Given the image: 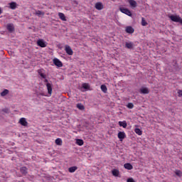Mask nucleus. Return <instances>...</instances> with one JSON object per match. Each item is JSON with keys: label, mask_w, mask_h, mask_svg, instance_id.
<instances>
[{"label": "nucleus", "mask_w": 182, "mask_h": 182, "mask_svg": "<svg viewBox=\"0 0 182 182\" xmlns=\"http://www.w3.org/2000/svg\"><path fill=\"white\" fill-rule=\"evenodd\" d=\"M44 83H46V86L48 90V95H46L45 92H41L39 93L38 95H41V96H48L49 97L52 96V83L49 82V81Z\"/></svg>", "instance_id": "obj_1"}, {"label": "nucleus", "mask_w": 182, "mask_h": 182, "mask_svg": "<svg viewBox=\"0 0 182 182\" xmlns=\"http://www.w3.org/2000/svg\"><path fill=\"white\" fill-rule=\"evenodd\" d=\"M37 72L40 76V79L43 80L44 82H48V80L46 78L47 77L46 71L42 68V69L38 70Z\"/></svg>", "instance_id": "obj_2"}, {"label": "nucleus", "mask_w": 182, "mask_h": 182, "mask_svg": "<svg viewBox=\"0 0 182 182\" xmlns=\"http://www.w3.org/2000/svg\"><path fill=\"white\" fill-rule=\"evenodd\" d=\"M119 11L120 12H122V14H124L125 15H127L128 16H132V11H130V10H129V9L124 8L123 6H120L119 7Z\"/></svg>", "instance_id": "obj_3"}, {"label": "nucleus", "mask_w": 182, "mask_h": 182, "mask_svg": "<svg viewBox=\"0 0 182 182\" xmlns=\"http://www.w3.org/2000/svg\"><path fill=\"white\" fill-rule=\"evenodd\" d=\"M139 92L141 95H149V93H150V90H149V88H147L146 87H142L140 88Z\"/></svg>", "instance_id": "obj_4"}, {"label": "nucleus", "mask_w": 182, "mask_h": 182, "mask_svg": "<svg viewBox=\"0 0 182 182\" xmlns=\"http://www.w3.org/2000/svg\"><path fill=\"white\" fill-rule=\"evenodd\" d=\"M53 62L55 66H58V68H62V66H63L62 62L58 58H54Z\"/></svg>", "instance_id": "obj_5"}, {"label": "nucleus", "mask_w": 182, "mask_h": 182, "mask_svg": "<svg viewBox=\"0 0 182 182\" xmlns=\"http://www.w3.org/2000/svg\"><path fill=\"white\" fill-rule=\"evenodd\" d=\"M117 137L119 139L120 141H123L124 139H126V133L124 132H119Z\"/></svg>", "instance_id": "obj_6"}, {"label": "nucleus", "mask_w": 182, "mask_h": 182, "mask_svg": "<svg viewBox=\"0 0 182 182\" xmlns=\"http://www.w3.org/2000/svg\"><path fill=\"white\" fill-rule=\"evenodd\" d=\"M65 50L68 55H73V50H72V48L69 46H65Z\"/></svg>", "instance_id": "obj_7"}, {"label": "nucleus", "mask_w": 182, "mask_h": 182, "mask_svg": "<svg viewBox=\"0 0 182 182\" xmlns=\"http://www.w3.org/2000/svg\"><path fill=\"white\" fill-rule=\"evenodd\" d=\"M125 31L127 32V33H134V28H133V27L130 26H128L126 27Z\"/></svg>", "instance_id": "obj_8"}, {"label": "nucleus", "mask_w": 182, "mask_h": 182, "mask_svg": "<svg viewBox=\"0 0 182 182\" xmlns=\"http://www.w3.org/2000/svg\"><path fill=\"white\" fill-rule=\"evenodd\" d=\"M37 44L41 48H46V43L43 40H38Z\"/></svg>", "instance_id": "obj_9"}, {"label": "nucleus", "mask_w": 182, "mask_h": 182, "mask_svg": "<svg viewBox=\"0 0 182 182\" xmlns=\"http://www.w3.org/2000/svg\"><path fill=\"white\" fill-rule=\"evenodd\" d=\"M95 9H97V11H102V9H103V4L101 2L96 3Z\"/></svg>", "instance_id": "obj_10"}, {"label": "nucleus", "mask_w": 182, "mask_h": 182, "mask_svg": "<svg viewBox=\"0 0 182 182\" xmlns=\"http://www.w3.org/2000/svg\"><path fill=\"white\" fill-rule=\"evenodd\" d=\"M19 123L20 124H21V126H24V127L28 126V122H26V118H21L19 120Z\"/></svg>", "instance_id": "obj_11"}, {"label": "nucleus", "mask_w": 182, "mask_h": 182, "mask_svg": "<svg viewBox=\"0 0 182 182\" xmlns=\"http://www.w3.org/2000/svg\"><path fill=\"white\" fill-rule=\"evenodd\" d=\"M169 18L173 22H179L180 21V17L178 16H170Z\"/></svg>", "instance_id": "obj_12"}, {"label": "nucleus", "mask_w": 182, "mask_h": 182, "mask_svg": "<svg viewBox=\"0 0 182 182\" xmlns=\"http://www.w3.org/2000/svg\"><path fill=\"white\" fill-rule=\"evenodd\" d=\"M128 2L132 8H136L137 6V2L134 0H129Z\"/></svg>", "instance_id": "obj_13"}, {"label": "nucleus", "mask_w": 182, "mask_h": 182, "mask_svg": "<svg viewBox=\"0 0 182 182\" xmlns=\"http://www.w3.org/2000/svg\"><path fill=\"white\" fill-rule=\"evenodd\" d=\"M112 173L114 177H119V176H120V171H119L118 169H113Z\"/></svg>", "instance_id": "obj_14"}, {"label": "nucleus", "mask_w": 182, "mask_h": 182, "mask_svg": "<svg viewBox=\"0 0 182 182\" xmlns=\"http://www.w3.org/2000/svg\"><path fill=\"white\" fill-rule=\"evenodd\" d=\"M119 125L120 127H123L124 129H126L127 127V122L126 121H119Z\"/></svg>", "instance_id": "obj_15"}, {"label": "nucleus", "mask_w": 182, "mask_h": 182, "mask_svg": "<svg viewBox=\"0 0 182 182\" xmlns=\"http://www.w3.org/2000/svg\"><path fill=\"white\" fill-rule=\"evenodd\" d=\"M124 168L127 170H133V166L130 163H127L124 165Z\"/></svg>", "instance_id": "obj_16"}, {"label": "nucleus", "mask_w": 182, "mask_h": 182, "mask_svg": "<svg viewBox=\"0 0 182 182\" xmlns=\"http://www.w3.org/2000/svg\"><path fill=\"white\" fill-rule=\"evenodd\" d=\"M82 87L85 90H90V85L89 83H82Z\"/></svg>", "instance_id": "obj_17"}, {"label": "nucleus", "mask_w": 182, "mask_h": 182, "mask_svg": "<svg viewBox=\"0 0 182 182\" xmlns=\"http://www.w3.org/2000/svg\"><path fill=\"white\" fill-rule=\"evenodd\" d=\"M58 16L61 21H64L65 22L67 21L66 20V16L63 13H58Z\"/></svg>", "instance_id": "obj_18"}, {"label": "nucleus", "mask_w": 182, "mask_h": 182, "mask_svg": "<svg viewBox=\"0 0 182 182\" xmlns=\"http://www.w3.org/2000/svg\"><path fill=\"white\" fill-rule=\"evenodd\" d=\"M125 48L127 49H132L133 48V43L132 42H127L125 43Z\"/></svg>", "instance_id": "obj_19"}, {"label": "nucleus", "mask_w": 182, "mask_h": 182, "mask_svg": "<svg viewBox=\"0 0 182 182\" xmlns=\"http://www.w3.org/2000/svg\"><path fill=\"white\" fill-rule=\"evenodd\" d=\"M20 171L25 176L28 173V168H26L25 166H23L21 168Z\"/></svg>", "instance_id": "obj_20"}, {"label": "nucleus", "mask_w": 182, "mask_h": 182, "mask_svg": "<svg viewBox=\"0 0 182 182\" xmlns=\"http://www.w3.org/2000/svg\"><path fill=\"white\" fill-rule=\"evenodd\" d=\"M100 89L103 93H107V87L105 85H102Z\"/></svg>", "instance_id": "obj_21"}, {"label": "nucleus", "mask_w": 182, "mask_h": 182, "mask_svg": "<svg viewBox=\"0 0 182 182\" xmlns=\"http://www.w3.org/2000/svg\"><path fill=\"white\" fill-rule=\"evenodd\" d=\"M7 30L9 32H14V24H8Z\"/></svg>", "instance_id": "obj_22"}, {"label": "nucleus", "mask_w": 182, "mask_h": 182, "mask_svg": "<svg viewBox=\"0 0 182 182\" xmlns=\"http://www.w3.org/2000/svg\"><path fill=\"white\" fill-rule=\"evenodd\" d=\"M134 132L136 134H138V136H141L143 134V132L139 128H136Z\"/></svg>", "instance_id": "obj_23"}, {"label": "nucleus", "mask_w": 182, "mask_h": 182, "mask_svg": "<svg viewBox=\"0 0 182 182\" xmlns=\"http://www.w3.org/2000/svg\"><path fill=\"white\" fill-rule=\"evenodd\" d=\"M77 170V168L76 166L70 167L68 168L69 173H75Z\"/></svg>", "instance_id": "obj_24"}, {"label": "nucleus", "mask_w": 182, "mask_h": 182, "mask_svg": "<svg viewBox=\"0 0 182 182\" xmlns=\"http://www.w3.org/2000/svg\"><path fill=\"white\" fill-rule=\"evenodd\" d=\"M10 9H16V3L11 2L9 4Z\"/></svg>", "instance_id": "obj_25"}, {"label": "nucleus", "mask_w": 182, "mask_h": 182, "mask_svg": "<svg viewBox=\"0 0 182 182\" xmlns=\"http://www.w3.org/2000/svg\"><path fill=\"white\" fill-rule=\"evenodd\" d=\"M77 107L79 110H85V106H83L82 103L77 104Z\"/></svg>", "instance_id": "obj_26"}, {"label": "nucleus", "mask_w": 182, "mask_h": 182, "mask_svg": "<svg viewBox=\"0 0 182 182\" xmlns=\"http://www.w3.org/2000/svg\"><path fill=\"white\" fill-rule=\"evenodd\" d=\"M83 140L79 139H76V144H77L78 146H83Z\"/></svg>", "instance_id": "obj_27"}, {"label": "nucleus", "mask_w": 182, "mask_h": 182, "mask_svg": "<svg viewBox=\"0 0 182 182\" xmlns=\"http://www.w3.org/2000/svg\"><path fill=\"white\" fill-rule=\"evenodd\" d=\"M55 144L58 146H62V139L60 138L55 139Z\"/></svg>", "instance_id": "obj_28"}, {"label": "nucleus", "mask_w": 182, "mask_h": 182, "mask_svg": "<svg viewBox=\"0 0 182 182\" xmlns=\"http://www.w3.org/2000/svg\"><path fill=\"white\" fill-rule=\"evenodd\" d=\"M8 93H9V90H4L3 92H1V96H2V97L6 96V95H8Z\"/></svg>", "instance_id": "obj_29"}, {"label": "nucleus", "mask_w": 182, "mask_h": 182, "mask_svg": "<svg viewBox=\"0 0 182 182\" xmlns=\"http://www.w3.org/2000/svg\"><path fill=\"white\" fill-rule=\"evenodd\" d=\"M175 174L178 176V177H182V172L180 170H176L175 171Z\"/></svg>", "instance_id": "obj_30"}, {"label": "nucleus", "mask_w": 182, "mask_h": 182, "mask_svg": "<svg viewBox=\"0 0 182 182\" xmlns=\"http://www.w3.org/2000/svg\"><path fill=\"white\" fill-rule=\"evenodd\" d=\"M36 15H38V16H43V15H45V13L41 11H37L36 12Z\"/></svg>", "instance_id": "obj_31"}, {"label": "nucleus", "mask_w": 182, "mask_h": 182, "mask_svg": "<svg viewBox=\"0 0 182 182\" xmlns=\"http://www.w3.org/2000/svg\"><path fill=\"white\" fill-rule=\"evenodd\" d=\"M141 25L142 26H147V21H146L144 17L141 18Z\"/></svg>", "instance_id": "obj_32"}, {"label": "nucleus", "mask_w": 182, "mask_h": 182, "mask_svg": "<svg viewBox=\"0 0 182 182\" xmlns=\"http://www.w3.org/2000/svg\"><path fill=\"white\" fill-rule=\"evenodd\" d=\"M127 107H128V109H133V107H134V105H133L132 102H129L127 104Z\"/></svg>", "instance_id": "obj_33"}, {"label": "nucleus", "mask_w": 182, "mask_h": 182, "mask_svg": "<svg viewBox=\"0 0 182 182\" xmlns=\"http://www.w3.org/2000/svg\"><path fill=\"white\" fill-rule=\"evenodd\" d=\"M178 96H182V90H178Z\"/></svg>", "instance_id": "obj_34"}, {"label": "nucleus", "mask_w": 182, "mask_h": 182, "mask_svg": "<svg viewBox=\"0 0 182 182\" xmlns=\"http://www.w3.org/2000/svg\"><path fill=\"white\" fill-rule=\"evenodd\" d=\"M2 14V9L0 7V15Z\"/></svg>", "instance_id": "obj_35"}, {"label": "nucleus", "mask_w": 182, "mask_h": 182, "mask_svg": "<svg viewBox=\"0 0 182 182\" xmlns=\"http://www.w3.org/2000/svg\"><path fill=\"white\" fill-rule=\"evenodd\" d=\"M3 112H6V109H3Z\"/></svg>", "instance_id": "obj_36"}]
</instances>
